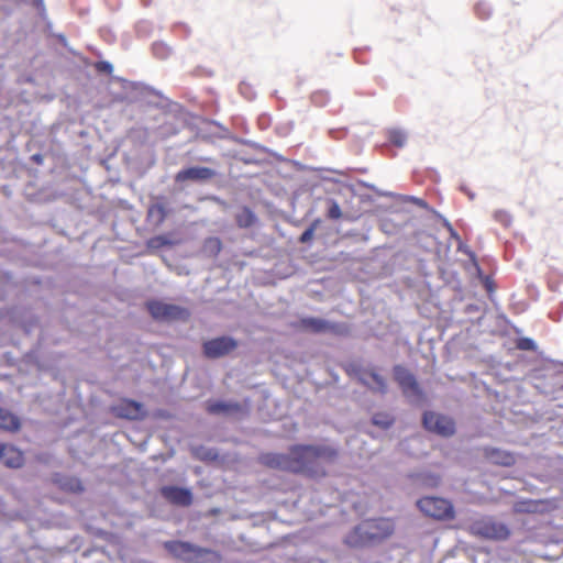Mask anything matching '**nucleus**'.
I'll list each match as a JSON object with an SVG mask.
<instances>
[{
	"instance_id": "obj_17",
	"label": "nucleus",
	"mask_w": 563,
	"mask_h": 563,
	"mask_svg": "<svg viewBox=\"0 0 563 563\" xmlns=\"http://www.w3.org/2000/svg\"><path fill=\"white\" fill-rule=\"evenodd\" d=\"M0 460L9 467H20L23 463V456L20 451L13 446L0 444Z\"/></svg>"
},
{
	"instance_id": "obj_9",
	"label": "nucleus",
	"mask_w": 563,
	"mask_h": 563,
	"mask_svg": "<svg viewBox=\"0 0 563 563\" xmlns=\"http://www.w3.org/2000/svg\"><path fill=\"white\" fill-rule=\"evenodd\" d=\"M238 347V342L231 336H219L203 343V353L209 358H219L230 354Z\"/></svg>"
},
{
	"instance_id": "obj_10",
	"label": "nucleus",
	"mask_w": 563,
	"mask_h": 563,
	"mask_svg": "<svg viewBox=\"0 0 563 563\" xmlns=\"http://www.w3.org/2000/svg\"><path fill=\"white\" fill-rule=\"evenodd\" d=\"M260 461L262 464H264L267 467L282 470V471H289L294 472V468L300 467L297 462H292V452L291 450L284 454V453H263L260 456Z\"/></svg>"
},
{
	"instance_id": "obj_15",
	"label": "nucleus",
	"mask_w": 563,
	"mask_h": 563,
	"mask_svg": "<svg viewBox=\"0 0 563 563\" xmlns=\"http://www.w3.org/2000/svg\"><path fill=\"white\" fill-rule=\"evenodd\" d=\"M361 188H369L375 194V196H390L391 195L390 192L379 191L373 185L366 184L362 180H357L354 178V189H353L354 197H358V199L362 203H368V208H363L361 210L362 212H366L369 210L371 203L373 201V195L362 194Z\"/></svg>"
},
{
	"instance_id": "obj_32",
	"label": "nucleus",
	"mask_w": 563,
	"mask_h": 563,
	"mask_svg": "<svg viewBox=\"0 0 563 563\" xmlns=\"http://www.w3.org/2000/svg\"><path fill=\"white\" fill-rule=\"evenodd\" d=\"M406 199L412 201L413 203H416L417 206H419L421 208H427L428 207L427 202L423 199H421V198H417V197H413V196H408V197H406Z\"/></svg>"
},
{
	"instance_id": "obj_38",
	"label": "nucleus",
	"mask_w": 563,
	"mask_h": 563,
	"mask_svg": "<svg viewBox=\"0 0 563 563\" xmlns=\"http://www.w3.org/2000/svg\"><path fill=\"white\" fill-rule=\"evenodd\" d=\"M449 230L451 231L452 235L456 236V233L453 231L452 227L448 223Z\"/></svg>"
},
{
	"instance_id": "obj_18",
	"label": "nucleus",
	"mask_w": 563,
	"mask_h": 563,
	"mask_svg": "<svg viewBox=\"0 0 563 563\" xmlns=\"http://www.w3.org/2000/svg\"><path fill=\"white\" fill-rule=\"evenodd\" d=\"M302 329L314 333L328 332L332 329V325L320 318H303L300 321Z\"/></svg>"
},
{
	"instance_id": "obj_7",
	"label": "nucleus",
	"mask_w": 563,
	"mask_h": 563,
	"mask_svg": "<svg viewBox=\"0 0 563 563\" xmlns=\"http://www.w3.org/2000/svg\"><path fill=\"white\" fill-rule=\"evenodd\" d=\"M423 427L442 437H450L455 432V423L452 418L433 411L423 413Z\"/></svg>"
},
{
	"instance_id": "obj_12",
	"label": "nucleus",
	"mask_w": 563,
	"mask_h": 563,
	"mask_svg": "<svg viewBox=\"0 0 563 563\" xmlns=\"http://www.w3.org/2000/svg\"><path fill=\"white\" fill-rule=\"evenodd\" d=\"M216 175H217V172L212 168L203 167V166H192V167L179 170L175 176V180L177 183H184V181L203 183V181L212 179L213 177H216Z\"/></svg>"
},
{
	"instance_id": "obj_29",
	"label": "nucleus",
	"mask_w": 563,
	"mask_h": 563,
	"mask_svg": "<svg viewBox=\"0 0 563 563\" xmlns=\"http://www.w3.org/2000/svg\"><path fill=\"white\" fill-rule=\"evenodd\" d=\"M494 219L505 228H508L511 224V216L504 210L495 211Z\"/></svg>"
},
{
	"instance_id": "obj_27",
	"label": "nucleus",
	"mask_w": 563,
	"mask_h": 563,
	"mask_svg": "<svg viewBox=\"0 0 563 563\" xmlns=\"http://www.w3.org/2000/svg\"><path fill=\"white\" fill-rule=\"evenodd\" d=\"M516 347L521 351H532L537 350V343L530 338H519L516 341Z\"/></svg>"
},
{
	"instance_id": "obj_19",
	"label": "nucleus",
	"mask_w": 563,
	"mask_h": 563,
	"mask_svg": "<svg viewBox=\"0 0 563 563\" xmlns=\"http://www.w3.org/2000/svg\"><path fill=\"white\" fill-rule=\"evenodd\" d=\"M486 455L492 462L504 466H509L515 462V459L510 453L499 449H487Z\"/></svg>"
},
{
	"instance_id": "obj_16",
	"label": "nucleus",
	"mask_w": 563,
	"mask_h": 563,
	"mask_svg": "<svg viewBox=\"0 0 563 563\" xmlns=\"http://www.w3.org/2000/svg\"><path fill=\"white\" fill-rule=\"evenodd\" d=\"M119 417L135 420L144 416L143 406L133 400H125L117 407Z\"/></svg>"
},
{
	"instance_id": "obj_36",
	"label": "nucleus",
	"mask_w": 563,
	"mask_h": 563,
	"mask_svg": "<svg viewBox=\"0 0 563 563\" xmlns=\"http://www.w3.org/2000/svg\"><path fill=\"white\" fill-rule=\"evenodd\" d=\"M36 5L37 7H44V1L43 0H36Z\"/></svg>"
},
{
	"instance_id": "obj_11",
	"label": "nucleus",
	"mask_w": 563,
	"mask_h": 563,
	"mask_svg": "<svg viewBox=\"0 0 563 563\" xmlns=\"http://www.w3.org/2000/svg\"><path fill=\"white\" fill-rule=\"evenodd\" d=\"M208 412L217 416H225V417H241L247 412V406L243 405L239 401H212L208 402L207 406Z\"/></svg>"
},
{
	"instance_id": "obj_6",
	"label": "nucleus",
	"mask_w": 563,
	"mask_h": 563,
	"mask_svg": "<svg viewBox=\"0 0 563 563\" xmlns=\"http://www.w3.org/2000/svg\"><path fill=\"white\" fill-rule=\"evenodd\" d=\"M417 507L426 516L434 519L444 520L454 518L453 505L448 499L441 497H422L417 501Z\"/></svg>"
},
{
	"instance_id": "obj_13",
	"label": "nucleus",
	"mask_w": 563,
	"mask_h": 563,
	"mask_svg": "<svg viewBox=\"0 0 563 563\" xmlns=\"http://www.w3.org/2000/svg\"><path fill=\"white\" fill-rule=\"evenodd\" d=\"M161 495L170 504L181 507H188L192 503V493L189 488L178 486H163Z\"/></svg>"
},
{
	"instance_id": "obj_20",
	"label": "nucleus",
	"mask_w": 563,
	"mask_h": 563,
	"mask_svg": "<svg viewBox=\"0 0 563 563\" xmlns=\"http://www.w3.org/2000/svg\"><path fill=\"white\" fill-rule=\"evenodd\" d=\"M19 419L5 409L0 408V428L5 430H18Z\"/></svg>"
},
{
	"instance_id": "obj_2",
	"label": "nucleus",
	"mask_w": 563,
	"mask_h": 563,
	"mask_svg": "<svg viewBox=\"0 0 563 563\" xmlns=\"http://www.w3.org/2000/svg\"><path fill=\"white\" fill-rule=\"evenodd\" d=\"M394 531L395 523L391 519H366L354 527V544L375 545L389 538Z\"/></svg>"
},
{
	"instance_id": "obj_5",
	"label": "nucleus",
	"mask_w": 563,
	"mask_h": 563,
	"mask_svg": "<svg viewBox=\"0 0 563 563\" xmlns=\"http://www.w3.org/2000/svg\"><path fill=\"white\" fill-rule=\"evenodd\" d=\"M394 379L401 389L402 395L410 404H418L423 398V391L420 388L416 377L405 366L395 365L393 368Z\"/></svg>"
},
{
	"instance_id": "obj_25",
	"label": "nucleus",
	"mask_w": 563,
	"mask_h": 563,
	"mask_svg": "<svg viewBox=\"0 0 563 563\" xmlns=\"http://www.w3.org/2000/svg\"><path fill=\"white\" fill-rule=\"evenodd\" d=\"M60 486L69 492L79 493L84 490L81 482L76 477H66L62 481Z\"/></svg>"
},
{
	"instance_id": "obj_23",
	"label": "nucleus",
	"mask_w": 563,
	"mask_h": 563,
	"mask_svg": "<svg viewBox=\"0 0 563 563\" xmlns=\"http://www.w3.org/2000/svg\"><path fill=\"white\" fill-rule=\"evenodd\" d=\"M387 135L388 141L397 147H402L406 144L407 133L404 130L390 129L388 130Z\"/></svg>"
},
{
	"instance_id": "obj_4",
	"label": "nucleus",
	"mask_w": 563,
	"mask_h": 563,
	"mask_svg": "<svg viewBox=\"0 0 563 563\" xmlns=\"http://www.w3.org/2000/svg\"><path fill=\"white\" fill-rule=\"evenodd\" d=\"M471 532L487 540L504 541L510 536L509 527L493 517H482L471 525Z\"/></svg>"
},
{
	"instance_id": "obj_31",
	"label": "nucleus",
	"mask_w": 563,
	"mask_h": 563,
	"mask_svg": "<svg viewBox=\"0 0 563 563\" xmlns=\"http://www.w3.org/2000/svg\"><path fill=\"white\" fill-rule=\"evenodd\" d=\"M342 216V211L340 206L336 202H331L329 209H328V217L330 219H339Z\"/></svg>"
},
{
	"instance_id": "obj_35",
	"label": "nucleus",
	"mask_w": 563,
	"mask_h": 563,
	"mask_svg": "<svg viewBox=\"0 0 563 563\" xmlns=\"http://www.w3.org/2000/svg\"><path fill=\"white\" fill-rule=\"evenodd\" d=\"M461 190H463L471 200H473L475 198V194L468 189H466L464 186L461 187Z\"/></svg>"
},
{
	"instance_id": "obj_26",
	"label": "nucleus",
	"mask_w": 563,
	"mask_h": 563,
	"mask_svg": "<svg viewBox=\"0 0 563 563\" xmlns=\"http://www.w3.org/2000/svg\"><path fill=\"white\" fill-rule=\"evenodd\" d=\"M475 13L479 19L486 20L492 14V7L485 1H479L475 4Z\"/></svg>"
},
{
	"instance_id": "obj_8",
	"label": "nucleus",
	"mask_w": 563,
	"mask_h": 563,
	"mask_svg": "<svg viewBox=\"0 0 563 563\" xmlns=\"http://www.w3.org/2000/svg\"><path fill=\"white\" fill-rule=\"evenodd\" d=\"M151 316L161 321L181 320L188 316L186 309L162 301H151L147 305Z\"/></svg>"
},
{
	"instance_id": "obj_1",
	"label": "nucleus",
	"mask_w": 563,
	"mask_h": 563,
	"mask_svg": "<svg viewBox=\"0 0 563 563\" xmlns=\"http://www.w3.org/2000/svg\"><path fill=\"white\" fill-rule=\"evenodd\" d=\"M292 462L300 465L294 473H307L312 476L323 475V462L331 457V452L324 446L296 445L291 448Z\"/></svg>"
},
{
	"instance_id": "obj_22",
	"label": "nucleus",
	"mask_w": 563,
	"mask_h": 563,
	"mask_svg": "<svg viewBox=\"0 0 563 563\" xmlns=\"http://www.w3.org/2000/svg\"><path fill=\"white\" fill-rule=\"evenodd\" d=\"M255 220H256L255 214L249 208H243L236 214V223L241 228H249V227L253 225Z\"/></svg>"
},
{
	"instance_id": "obj_21",
	"label": "nucleus",
	"mask_w": 563,
	"mask_h": 563,
	"mask_svg": "<svg viewBox=\"0 0 563 563\" xmlns=\"http://www.w3.org/2000/svg\"><path fill=\"white\" fill-rule=\"evenodd\" d=\"M372 422L373 424L387 430L394 424L395 418L388 412H377L372 417Z\"/></svg>"
},
{
	"instance_id": "obj_33",
	"label": "nucleus",
	"mask_w": 563,
	"mask_h": 563,
	"mask_svg": "<svg viewBox=\"0 0 563 563\" xmlns=\"http://www.w3.org/2000/svg\"><path fill=\"white\" fill-rule=\"evenodd\" d=\"M426 479L428 481V484L430 486H437L439 484V482H440L439 476L432 475V474L426 475Z\"/></svg>"
},
{
	"instance_id": "obj_24",
	"label": "nucleus",
	"mask_w": 563,
	"mask_h": 563,
	"mask_svg": "<svg viewBox=\"0 0 563 563\" xmlns=\"http://www.w3.org/2000/svg\"><path fill=\"white\" fill-rule=\"evenodd\" d=\"M205 252L209 255L216 256L222 249V243L218 238H209L205 242Z\"/></svg>"
},
{
	"instance_id": "obj_14",
	"label": "nucleus",
	"mask_w": 563,
	"mask_h": 563,
	"mask_svg": "<svg viewBox=\"0 0 563 563\" xmlns=\"http://www.w3.org/2000/svg\"><path fill=\"white\" fill-rule=\"evenodd\" d=\"M357 379L371 390L379 393L382 395L387 393V382L384 376L378 374L376 371H365L357 374L354 369V378Z\"/></svg>"
},
{
	"instance_id": "obj_3",
	"label": "nucleus",
	"mask_w": 563,
	"mask_h": 563,
	"mask_svg": "<svg viewBox=\"0 0 563 563\" xmlns=\"http://www.w3.org/2000/svg\"><path fill=\"white\" fill-rule=\"evenodd\" d=\"M164 547L173 556L188 563H207L216 558L213 551L189 542L167 541Z\"/></svg>"
},
{
	"instance_id": "obj_28",
	"label": "nucleus",
	"mask_w": 563,
	"mask_h": 563,
	"mask_svg": "<svg viewBox=\"0 0 563 563\" xmlns=\"http://www.w3.org/2000/svg\"><path fill=\"white\" fill-rule=\"evenodd\" d=\"M320 221L319 220H316L313 221L309 228H307L300 235L299 238V242L300 243H308L310 242L312 239H313V235H314V231L317 229V227L319 225Z\"/></svg>"
},
{
	"instance_id": "obj_37",
	"label": "nucleus",
	"mask_w": 563,
	"mask_h": 563,
	"mask_svg": "<svg viewBox=\"0 0 563 563\" xmlns=\"http://www.w3.org/2000/svg\"><path fill=\"white\" fill-rule=\"evenodd\" d=\"M211 199H212L213 201H216V202L223 203V202L220 200V198H218V197H212Z\"/></svg>"
},
{
	"instance_id": "obj_34",
	"label": "nucleus",
	"mask_w": 563,
	"mask_h": 563,
	"mask_svg": "<svg viewBox=\"0 0 563 563\" xmlns=\"http://www.w3.org/2000/svg\"><path fill=\"white\" fill-rule=\"evenodd\" d=\"M98 69L99 70H102V71H107V73H111L113 67L110 63L108 62H102L98 65Z\"/></svg>"
},
{
	"instance_id": "obj_30",
	"label": "nucleus",
	"mask_w": 563,
	"mask_h": 563,
	"mask_svg": "<svg viewBox=\"0 0 563 563\" xmlns=\"http://www.w3.org/2000/svg\"><path fill=\"white\" fill-rule=\"evenodd\" d=\"M150 216L151 217H154V216H157V222H163L165 217H166V212H165V209L163 206L161 205H157V206H154L150 209L148 211Z\"/></svg>"
}]
</instances>
